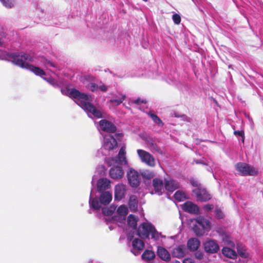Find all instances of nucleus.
<instances>
[{"label":"nucleus","mask_w":263,"mask_h":263,"mask_svg":"<svg viewBox=\"0 0 263 263\" xmlns=\"http://www.w3.org/2000/svg\"><path fill=\"white\" fill-rule=\"evenodd\" d=\"M61 92L73 99L74 102L87 114L89 117L100 118L102 117L100 110L91 104L92 98L91 96L81 93L78 90L67 86L61 89Z\"/></svg>","instance_id":"obj_1"},{"label":"nucleus","mask_w":263,"mask_h":263,"mask_svg":"<svg viewBox=\"0 0 263 263\" xmlns=\"http://www.w3.org/2000/svg\"><path fill=\"white\" fill-rule=\"evenodd\" d=\"M8 60L11 61L13 64L23 68L29 70L36 75L40 76L54 87L61 86L60 82L55 81L52 78L45 77L44 76H46V74L42 69L30 64L29 62L33 61L31 55L25 53H14L10 55Z\"/></svg>","instance_id":"obj_2"},{"label":"nucleus","mask_w":263,"mask_h":263,"mask_svg":"<svg viewBox=\"0 0 263 263\" xmlns=\"http://www.w3.org/2000/svg\"><path fill=\"white\" fill-rule=\"evenodd\" d=\"M125 147L122 146L118 155L117 157L108 158L106 159L109 166H114L110 170V176L113 179H120L123 176V171L119 165H125L127 164V161L126 158Z\"/></svg>","instance_id":"obj_3"},{"label":"nucleus","mask_w":263,"mask_h":263,"mask_svg":"<svg viewBox=\"0 0 263 263\" xmlns=\"http://www.w3.org/2000/svg\"><path fill=\"white\" fill-rule=\"evenodd\" d=\"M138 236L142 238H147L151 235L152 238L158 240L161 237V234L156 231L154 226L148 222L141 223L136 230Z\"/></svg>","instance_id":"obj_4"},{"label":"nucleus","mask_w":263,"mask_h":263,"mask_svg":"<svg viewBox=\"0 0 263 263\" xmlns=\"http://www.w3.org/2000/svg\"><path fill=\"white\" fill-rule=\"evenodd\" d=\"M92 190H91L90 195L89 205L91 208L95 210L99 209L101 208V204H109L112 200V193L109 191L101 192L99 198L100 202L98 201L97 198L92 197Z\"/></svg>","instance_id":"obj_5"},{"label":"nucleus","mask_w":263,"mask_h":263,"mask_svg":"<svg viewBox=\"0 0 263 263\" xmlns=\"http://www.w3.org/2000/svg\"><path fill=\"white\" fill-rule=\"evenodd\" d=\"M196 224L193 229L198 236H202L204 234L205 231H209L211 228L210 221L201 217L197 218L195 220Z\"/></svg>","instance_id":"obj_6"},{"label":"nucleus","mask_w":263,"mask_h":263,"mask_svg":"<svg viewBox=\"0 0 263 263\" xmlns=\"http://www.w3.org/2000/svg\"><path fill=\"white\" fill-rule=\"evenodd\" d=\"M117 145V143L115 138L110 134H106L104 135L102 153L103 155L106 156L109 154V152L113 150Z\"/></svg>","instance_id":"obj_7"},{"label":"nucleus","mask_w":263,"mask_h":263,"mask_svg":"<svg viewBox=\"0 0 263 263\" xmlns=\"http://www.w3.org/2000/svg\"><path fill=\"white\" fill-rule=\"evenodd\" d=\"M127 213V207L125 205H121L117 210V215L113 216L111 218V220H109V218H106L105 220L107 223H108L110 221H111L113 222H117L121 224L125 221V219Z\"/></svg>","instance_id":"obj_8"},{"label":"nucleus","mask_w":263,"mask_h":263,"mask_svg":"<svg viewBox=\"0 0 263 263\" xmlns=\"http://www.w3.org/2000/svg\"><path fill=\"white\" fill-rule=\"evenodd\" d=\"M236 170L242 175L254 176L257 174V170L254 167L244 163H238L235 165Z\"/></svg>","instance_id":"obj_9"},{"label":"nucleus","mask_w":263,"mask_h":263,"mask_svg":"<svg viewBox=\"0 0 263 263\" xmlns=\"http://www.w3.org/2000/svg\"><path fill=\"white\" fill-rule=\"evenodd\" d=\"M137 152L142 162L151 167L155 166V159L151 154L144 150L140 149H137Z\"/></svg>","instance_id":"obj_10"},{"label":"nucleus","mask_w":263,"mask_h":263,"mask_svg":"<svg viewBox=\"0 0 263 263\" xmlns=\"http://www.w3.org/2000/svg\"><path fill=\"white\" fill-rule=\"evenodd\" d=\"M128 239L132 241V249L131 252L135 255H138L143 250L144 247V242L138 238H130L128 236Z\"/></svg>","instance_id":"obj_11"},{"label":"nucleus","mask_w":263,"mask_h":263,"mask_svg":"<svg viewBox=\"0 0 263 263\" xmlns=\"http://www.w3.org/2000/svg\"><path fill=\"white\" fill-rule=\"evenodd\" d=\"M127 179L129 184L133 187H137L140 182V177L138 173L132 168H129L127 173Z\"/></svg>","instance_id":"obj_12"},{"label":"nucleus","mask_w":263,"mask_h":263,"mask_svg":"<svg viewBox=\"0 0 263 263\" xmlns=\"http://www.w3.org/2000/svg\"><path fill=\"white\" fill-rule=\"evenodd\" d=\"M203 246L205 251L209 253H216L219 250L218 243L211 239H207L203 243Z\"/></svg>","instance_id":"obj_13"},{"label":"nucleus","mask_w":263,"mask_h":263,"mask_svg":"<svg viewBox=\"0 0 263 263\" xmlns=\"http://www.w3.org/2000/svg\"><path fill=\"white\" fill-rule=\"evenodd\" d=\"M197 198L201 201H205L211 198V195L203 187L196 188L193 190Z\"/></svg>","instance_id":"obj_14"},{"label":"nucleus","mask_w":263,"mask_h":263,"mask_svg":"<svg viewBox=\"0 0 263 263\" xmlns=\"http://www.w3.org/2000/svg\"><path fill=\"white\" fill-rule=\"evenodd\" d=\"M99 129L107 133H113L116 130V127L110 122L106 120H102L99 122Z\"/></svg>","instance_id":"obj_15"},{"label":"nucleus","mask_w":263,"mask_h":263,"mask_svg":"<svg viewBox=\"0 0 263 263\" xmlns=\"http://www.w3.org/2000/svg\"><path fill=\"white\" fill-rule=\"evenodd\" d=\"M126 186L122 184H117L115 187V199L120 201L123 198L125 195Z\"/></svg>","instance_id":"obj_16"},{"label":"nucleus","mask_w":263,"mask_h":263,"mask_svg":"<svg viewBox=\"0 0 263 263\" xmlns=\"http://www.w3.org/2000/svg\"><path fill=\"white\" fill-rule=\"evenodd\" d=\"M164 182V187L168 192H173L179 187V183L172 178L165 179Z\"/></svg>","instance_id":"obj_17"},{"label":"nucleus","mask_w":263,"mask_h":263,"mask_svg":"<svg viewBox=\"0 0 263 263\" xmlns=\"http://www.w3.org/2000/svg\"><path fill=\"white\" fill-rule=\"evenodd\" d=\"M217 232L221 236L223 241L226 245H229L230 247L233 248L234 247V243L232 241L231 238L229 233L220 228L217 229Z\"/></svg>","instance_id":"obj_18"},{"label":"nucleus","mask_w":263,"mask_h":263,"mask_svg":"<svg viewBox=\"0 0 263 263\" xmlns=\"http://www.w3.org/2000/svg\"><path fill=\"white\" fill-rule=\"evenodd\" d=\"M97 185L99 192L108 191L110 188V181L106 178H101L98 181Z\"/></svg>","instance_id":"obj_19"},{"label":"nucleus","mask_w":263,"mask_h":263,"mask_svg":"<svg viewBox=\"0 0 263 263\" xmlns=\"http://www.w3.org/2000/svg\"><path fill=\"white\" fill-rule=\"evenodd\" d=\"M153 186L156 194L161 195L164 191L163 181L158 178L154 179Z\"/></svg>","instance_id":"obj_20"},{"label":"nucleus","mask_w":263,"mask_h":263,"mask_svg":"<svg viewBox=\"0 0 263 263\" xmlns=\"http://www.w3.org/2000/svg\"><path fill=\"white\" fill-rule=\"evenodd\" d=\"M182 208L184 211L193 214H197L199 211L198 207L191 201H187L182 204Z\"/></svg>","instance_id":"obj_21"},{"label":"nucleus","mask_w":263,"mask_h":263,"mask_svg":"<svg viewBox=\"0 0 263 263\" xmlns=\"http://www.w3.org/2000/svg\"><path fill=\"white\" fill-rule=\"evenodd\" d=\"M186 248L184 245H180L173 248L172 251V255L176 258H181L185 256Z\"/></svg>","instance_id":"obj_22"},{"label":"nucleus","mask_w":263,"mask_h":263,"mask_svg":"<svg viewBox=\"0 0 263 263\" xmlns=\"http://www.w3.org/2000/svg\"><path fill=\"white\" fill-rule=\"evenodd\" d=\"M157 254L163 260L168 261L171 260V255L169 252L164 248L158 247L157 249Z\"/></svg>","instance_id":"obj_23"},{"label":"nucleus","mask_w":263,"mask_h":263,"mask_svg":"<svg viewBox=\"0 0 263 263\" xmlns=\"http://www.w3.org/2000/svg\"><path fill=\"white\" fill-rule=\"evenodd\" d=\"M200 245V241L196 238L190 239L187 243L188 249L191 251L197 250Z\"/></svg>","instance_id":"obj_24"},{"label":"nucleus","mask_w":263,"mask_h":263,"mask_svg":"<svg viewBox=\"0 0 263 263\" xmlns=\"http://www.w3.org/2000/svg\"><path fill=\"white\" fill-rule=\"evenodd\" d=\"M128 206L130 210L132 212H135L137 210L138 199L136 196L132 195L130 197L128 202Z\"/></svg>","instance_id":"obj_25"},{"label":"nucleus","mask_w":263,"mask_h":263,"mask_svg":"<svg viewBox=\"0 0 263 263\" xmlns=\"http://www.w3.org/2000/svg\"><path fill=\"white\" fill-rule=\"evenodd\" d=\"M222 254L226 257L234 259L237 256L236 252L229 247H224L222 250Z\"/></svg>","instance_id":"obj_26"},{"label":"nucleus","mask_w":263,"mask_h":263,"mask_svg":"<svg viewBox=\"0 0 263 263\" xmlns=\"http://www.w3.org/2000/svg\"><path fill=\"white\" fill-rule=\"evenodd\" d=\"M237 250L239 255L243 258L248 257L249 254L246 252V247L242 244L237 245Z\"/></svg>","instance_id":"obj_27"},{"label":"nucleus","mask_w":263,"mask_h":263,"mask_svg":"<svg viewBox=\"0 0 263 263\" xmlns=\"http://www.w3.org/2000/svg\"><path fill=\"white\" fill-rule=\"evenodd\" d=\"M138 220V218L137 217H136L134 215L130 214L128 216L127 218L128 225L130 227L135 229L137 226Z\"/></svg>","instance_id":"obj_28"},{"label":"nucleus","mask_w":263,"mask_h":263,"mask_svg":"<svg viewBox=\"0 0 263 263\" xmlns=\"http://www.w3.org/2000/svg\"><path fill=\"white\" fill-rule=\"evenodd\" d=\"M155 257V253L151 250H145L142 255V258L144 260H150Z\"/></svg>","instance_id":"obj_29"},{"label":"nucleus","mask_w":263,"mask_h":263,"mask_svg":"<svg viewBox=\"0 0 263 263\" xmlns=\"http://www.w3.org/2000/svg\"><path fill=\"white\" fill-rule=\"evenodd\" d=\"M174 198L178 202L183 201L187 198L186 195L182 191H177L174 195Z\"/></svg>","instance_id":"obj_30"},{"label":"nucleus","mask_w":263,"mask_h":263,"mask_svg":"<svg viewBox=\"0 0 263 263\" xmlns=\"http://www.w3.org/2000/svg\"><path fill=\"white\" fill-rule=\"evenodd\" d=\"M148 116L151 118L154 122L158 126L162 127L163 125V123L162 120L155 114L152 112L149 111L148 113Z\"/></svg>","instance_id":"obj_31"},{"label":"nucleus","mask_w":263,"mask_h":263,"mask_svg":"<svg viewBox=\"0 0 263 263\" xmlns=\"http://www.w3.org/2000/svg\"><path fill=\"white\" fill-rule=\"evenodd\" d=\"M116 210V207L114 205H111L109 207H105L102 209V213L106 216L111 215Z\"/></svg>","instance_id":"obj_32"},{"label":"nucleus","mask_w":263,"mask_h":263,"mask_svg":"<svg viewBox=\"0 0 263 263\" xmlns=\"http://www.w3.org/2000/svg\"><path fill=\"white\" fill-rule=\"evenodd\" d=\"M4 6L7 8H11L14 7L15 0H0Z\"/></svg>","instance_id":"obj_33"},{"label":"nucleus","mask_w":263,"mask_h":263,"mask_svg":"<svg viewBox=\"0 0 263 263\" xmlns=\"http://www.w3.org/2000/svg\"><path fill=\"white\" fill-rule=\"evenodd\" d=\"M99 169H100L99 170V169L97 170V171L95 173V174L92 177V181H91V184H92V186L93 185V183H94L95 180H96L97 179V175L98 174L100 175H103L104 173V167L103 166H101L100 168H99Z\"/></svg>","instance_id":"obj_34"},{"label":"nucleus","mask_w":263,"mask_h":263,"mask_svg":"<svg viewBox=\"0 0 263 263\" xmlns=\"http://www.w3.org/2000/svg\"><path fill=\"white\" fill-rule=\"evenodd\" d=\"M41 65L45 66L47 68L50 67H54L53 64L51 61L47 60L45 58H42Z\"/></svg>","instance_id":"obj_35"},{"label":"nucleus","mask_w":263,"mask_h":263,"mask_svg":"<svg viewBox=\"0 0 263 263\" xmlns=\"http://www.w3.org/2000/svg\"><path fill=\"white\" fill-rule=\"evenodd\" d=\"M125 98V96L122 95L121 97L117 99H111L110 100V103H112L113 104H115L116 105H118L122 103V102L124 101V100Z\"/></svg>","instance_id":"obj_36"},{"label":"nucleus","mask_w":263,"mask_h":263,"mask_svg":"<svg viewBox=\"0 0 263 263\" xmlns=\"http://www.w3.org/2000/svg\"><path fill=\"white\" fill-rule=\"evenodd\" d=\"M142 175L144 178L151 179L154 177V173L152 171L146 170L142 173Z\"/></svg>","instance_id":"obj_37"},{"label":"nucleus","mask_w":263,"mask_h":263,"mask_svg":"<svg viewBox=\"0 0 263 263\" xmlns=\"http://www.w3.org/2000/svg\"><path fill=\"white\" fill-rule=\"evenodd\" d=\"M87 88L91 91H95L98 89L99 85H96L94 83H90L87 86Z\"/></svg>","instance_id":"obj_38"},{"label":"nucleus","mask_w":263,"mask_h":263,"mask_svg":"<svg viewBox=\"0 0 263 263\" xmlns=\"http://www.w3.org/2000/svg\"><path fill=\"white\" fill-rule=\"evenodd\" d=\"M215 216L218 219L222 218L223 214L222 211L219 209H216L215 210Z\"/></svg>","instance_id":"obj_39"},{"label":"nucleus","mask_w":263,"mask_h":263,"mask_svg":"<svg viewBox=\"0 0 263 263\" xmlns=\"http://www.w3.org/2000/svg\"><path fill=\"white\" fill-rule=\"evenodd\" d=\"M172 19L176 24H179L181 21V17L179 15L177 14H174L172 16Z\"/></svg>","instance_id":"obj_40"},{"label":"nucleus","mask_w":263,"mask_h":263,"mask_svg":"<svg viewBox=\"0 0 263 263\" xmlns=\"http://www.w3.org/2000/svg\"><path fill=\"white\" fill-rule=\"evenodd\" d=\"M196 163H201V164H204L208 165H210V168H208L207 170L209 172H211L213 173V168L214 167V164H211V163L210 162H208L207 163L203 162V161L200 160V161H196Z\"/></svg>","instance_id":"obj_41"},{"label":"nucleus","mask_w":263,"mask_h":263,"mask_svg":"<svg viewBox=\"0 0 263 263\" xmlns=\"http://www.w3.org/2000/svg\"><path fill=\"white\" fill-rule=\"evenodd\" d=\"M190 182L192 185L197 187V188L202 187L198 181L195 179H191Z\"/></svg>","instance_id":"obj_42"},{"label":"nucleus","mask_w":263,"mask_h":263,"mask_svg":"<svg viewBox=\"0 0 263 263\" xmlns=\"http://www.w3.org/2000/svg\"><path fill=\"white\" fill-rule=\"evenodd\" d=\"M1 35L2 36V38L0 37V46H2L6 42V36L5 33H3Z\"/></svg>","instance_id":"obj_43"},{"label":"nucleus","mask_w":263,"mask_h":263,"mask_svg":"<svg viewBox=\"0 0 263 263\" xmlns=\"http://www.w3.org/2000/svg\"><path fill=\"white\" fill-rule=\"evenodd\" d=\"M83 79L86 80L87 81H93L95 80V77L90 75L84 76Z\"/></svg>","instance_id":"obj_44"},{"label":"nucleus","mask_w":263,"mask_h":263,"mask_svg":"<svg viewBox=\"0 0 263 263\" xmlns=\"http://www.w3.org/2000/svg\"><path fill=\"white\" fill-rule=\"evenodd\" d=\"M108 87L104 85V84H101L99 85L98 89H100L101 91L103 92H105L107 90Z\"/></svg>","instance_id":"obj_45"},{"label":"nucleus","mask_w":263,"mask_h":263,"mask_svg":"<svg viewBox=\"0 0 263 263\" xmlns=\"http://www.w3.org/2000/svg\"><path fill=\"white\" fill-rule=\"evenodd\" d=\"M234 134L236 136H240V137H243V136H244V133H243V131H241V130L235 131L234 132Z\"/></svg>","instance_id":"obj_46"},{"label":"nucleus","mask_w":263,"mask_h":263,"mask_svg":"<svg viewBox=\"0 0 263 263\" xmlns=\"http://www.w3.org/2000/svg\"><path fill=\"white\" fill-rule=\"evenodd\" d=\"M204 208L206 211H209L213 209V205L212 204H206L204 206Z\"/></svg>","instance_id":"obj_47"},{"label":"nucleus","mask_w":263,"mask_h":263,"mask_svg":"<svg viewBox=\"0 0 263 263\" xmlns=\"http://www.w3.org/2000/svg\"><path fill=\"white\" fill-rule=\"evenodd\" d=\"M183 263H195V262L192 258H187L184 259Z\"/></svg>","instance_id":"obj_48"},{"label":"nucleus","mask_w":263,"mask_h":263,"mask_svg":"<svg viewBox=\"0 0 263 263\" xmlns=\"http://www.w3.org/2000/svg\"><path fill=\"white\" fill-rule=\"evenodd\" d=\"M195 256L198 259H201L203 257V254L201 252H198L196 253Z\"/></svg>","instance_id":"obj_49"},{"label":"nucleus","mask_w":263,"mask_h":263,"mask_svg":"<svg viewBox=\"0 0 263 263\" xmlns=\"http://www.w3.org/2000/svg\"><path fill=\"white\" fill-rule=\"evenodd\" d=\"M135 103L136 104H140V103H145L146 101L141 99H137L135 101Z\"/></svg>","instance_id":"obj_50"},{"label":"nucleus","mask_w":263,"mask_h":263,"mask_svg":"<svg viewBox=\"0 0 263 263\" xmlns=\"http://www.w3.org/2000/svg\"><path fill=\"white\" fill-rule=\"evenodd\" d=\"M109 228L110 229V230H112V229L111 226H109Z\"/></svg>","instance_id":"obj_51"}]
</instances>
